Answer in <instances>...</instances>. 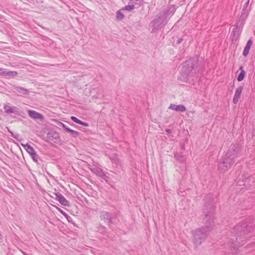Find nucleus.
I'll return each mask as SVG.
<instances>
[{
  "label": "nucleus",
  "mask_w": 255,
  "mask_h": 255,
  "mask_svg": "<svg viewBox=\"0 0 255 255\" xmlns=\"http://www.w3.org/2000/svg\"><path fill=\"white\" fill-rule=\"evenodd\" d=\"M57 124L58 125L62 126L65 130L66 128H69L67 127L64 124L60 122H58Z\"/></svg>",
  "instance_id": "obj_16"
},
{
  "label": "nucleus",
  "mask_w": 255,
  "mask_h": 255,
  "mask_svg": "<svg viewBox=\"0 0 255 255\" xmlns=\"http://www.w3.org/2000/svg\"><path fill=\"white\" fill-rule=\"evenodd\" d=\"M71 119L74 122H75L77 124H78L79 125H82L85 127H88L89 124L86 122H83L82 121H80L78 119H77L76 117L72 116L71 117Z\"/></svg>",
  "instance_id": "obj_10"
},
{
  "label": "nucleus",
  "mask_w": 255,
  "mask_h": 255,
  "mask_svg": "<svg viewBox=\"0 0 255 255\" xmlns=\"http://www.w3.org/2000/svg\"><path fill=\"white\" fill-rule=\"evenodd\" d=\"M3 108L5 112L7 113L10 114L14 113L13 108L9 105H5Z\"/></svg>",
  "instance_id": "obj_13"
},
{
  "label": "nucleus",
  "mask_w": 255,
  "mask_h": 255,
  "mask_svg": "<svg viewBox=\"0 0 255 255\" xmlns=\"http://www.w3.org/2000/svg\"><path fill=\"white\" fill-rule=\"evenodd\" d=\"M169 109L179 112H185L186 110L185 107L183 105H175L171 104L169 107Z\"/></svg>",
  "instance_id": "obj_6"
},
{
  "label": "nucleus",
  "mask_w": 255,
  "mask_h": 255,
  "mask_svg": "<svg viewBox=\"0 0 255 255\" xmlns=\"http://www.w3.org/2000/svg\"><path fill=\"white\" fill-rule=\"evenodd\" d=\"M56 208L57 209V210L63 215L65 216L66 215V213L62 209L57 207H56Z\"/></svg>",
  "instance_id": "obj_17"
},
{
  "label": "nucleus",
  "mask_w": 255,
  "mask_h": 255,
  "mask_svg": "<svg viewBox=\"0 0 255 255\" xmlns=\"http://www.w3.org/2000/svg\"><path fill=\"white\" fill-rule=\"evenodd\" d=\"M66 131L70 133L73 137H77L80 135V133L76 130L70 129V128H66Z\"/></svg>",
  "instance_id": "obj_11"
},
{
  "label": "nucleus",
  "mask_w": 255,
  "mask_h": 255,
  "mask_svg": "<svg viewBox=\"0 0 255 255\" xmlns=\"http://www.w3.org/2000/svg\"><path fill=\"white\" fill-rule=\"evenodd\" d=\"M6 71L3 70V69L0 68V74L3 76L2 73H5Z\"/></svg>",
  "instance_id": "obj_18"
},
{
  "label": "nucleus",
  "mask_w": 255,
  "mask_h": 255,
  "mask_svg": "<svg viewBox=\"0 0 255 255\" xmlns=\"http://www.w3.org/2000/svg\"><path fill=\"white\" fill-rule=\"evenodd\" d=\"M3 76L13 77L17 75L16 71H6L5 73H2Z\"/></svg>",
  "instance_id": "obj_12"
},
{
  "label": "nucleus",
  "mask_w": 255,
  "mask_h": 255,
  "mask_svg": "<svg viewBox=\"0 0 255 255\" xmlns=\"http://www.w3.org/2000/svg\"><path fill=\"white\" fill-rule=\"evenodd\" d=\"M134 8V6L132 5H128L123 8V10H131Z\"/></svg>",
  "instance_id": "obj_14"
},
{
  "label": "nucleus",
  "mask_w": 255,
  "mask_h": 255,
  "mask_svg": "<svg viewBox=\"0 0 255 255\" xmlns=\"http://www.w3.org/2000/svg\"><path fill=\"white\" fill-rule=\"evenodd\" d=\"M28 113L29 116L33 119H40L42 120L43 119V116L40 114L39 113L36 112L33 110H28Z\"/></svg>",
  "instance_id": "obj_4"
},
{
  "label": "nucleus",
  "mask_w": 255,
  "mask_h": 255,
  "mask_svg": "<svg viewBox=\"0 0 255 255\" xmlns=\"http://www.w3.org/2000/svg\"><path fill=\"white\" fill-rule=\"evenodd\" d=\"M231 38L232 39V42H233L234 41H236L239 39V36L238 34V30L237 28H234L232 30L231 35Z\"/></svg>",
  "instance_id": "obj_9"
},
{
  "label": "nucleus",
  "mask_w": 255,
  "mask_h": 255,
  "mask_svg": "<svg viewBox=\"0 0 255 255\" xmlns=\"http://www.w3.org/2000/svg\"><path fill=\"white\" fill-rule=\"evenodd\" d=\"M193 240L195 244H200L205 239V235L200 230H196L193 232Z\"/></svg>",
  "instance_id": "obj_1"
},
{
  "label": "nucleus",
  "mask_w": 255,
  "mask_h": 255,
  "mask_svg": "<svg viewBox=\"0 0 255 255\" xmlns=\"http://www.w3.org/2000/svg\"><path fill=\"white\" fill-rule=\"evenodd\" d=\"M56 199L64 206H69V202L60 194H56Z\"/></svg>",
  "instance_id": "obj_5"
},
{
  "label": "nucleus",
  "mask_w": 255,
  "mask_h": 255,
  "mask_svg": "<svg viewBox=\"0 0 255 255\" xmlns=\"http://www.w3.org/2000/svg\"><path fill=\"white\" fill-rule=\"evenodd\" d=\"M117 17L118 19H122L124 17V15L120 11H119L117 12Z\"/></svg>",
  "instance_id": "obj_15"
},
{
  "label": "nucleus",
  "mask_w": 255,
  "mask_h": 255,
  "mask_svg": "<svg viewBox=\"0 0 255 255\" xmlns=\"http://www.w3.org/2000/svg\"><path fill=\"white\" fill-rule=\"evenodd\" d=\"M243 90V87H238L235 92V94L233 97V102L234 104H236L238 103L239 101V100L240 98V97L241 96V94L242 93Z\"/></svg>",
  "instance_id": "obj_3"
},
{
  "label": "nucleus",
  "mask_w": 255,
  "mask_h": 255,
  "mask_svg": "<svg viewBox=\"0 0 255 255\" xmlns=\"http://www.w3.org/2000/svg\"><path fill=\"white\" fill-rule=\"evenodd\" d=\"M239 70L240 72L237 77V80L238 82H241L244 79L246 75V72L242 66L240 67Z\"/></svg>",
  "instance_id": "obj_8"
},
{
  "label": "nucleus",
  "mask_w": 255,
  "mask_h": 255,
  "mask_svg": "<svg viewBox=\"0 0 255 255\" xmlns=\"http://www.w3.org/2000/svg\"><path fill=\"white\" fill-rule=\"evenodd\" d=\"M253 44V41L251 39L248 41L246 45L243 50V55L246 57L249 54L251 47Z\"/></svg>",
  "instance_id": "obj_7"
},
{
  "label": "nucleus",
  "mask_w": 255,
  "mask_h": 255,
  "mask_svg": "<svg viewBox=\"0 0 255 255\" xmlns=\"http://www.w3.org/2000/svg\"><path fill=\"white\" fill-rule=\"evenodd\" d=\"M21 145L23 146V147L26 150L28 153L30 155V157L32 158V160L35 162H37V154L33 148L29 144L27 143H21Z\"/></svg>",
  "instance_id": "obj_2"
},
{
  "label": "nucleus",
  "mask_w": 255,
  "mask_h": 255,
  "mask_svg": "<svg viewBox=\"0 0 255 255\" xmlns=\"http://www.w3.org/2000/svg\"><path fill=\"white\" fill-rule=\"evenodd\" d=\"M166 131H167V132H169V130H166Z\"/></svg>",
  "instance_id": "obj_19"
}]
</instances>
